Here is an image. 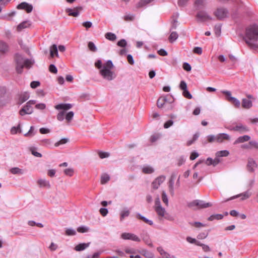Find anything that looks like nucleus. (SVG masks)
<instances>
[{"label": "nucleus", "instance_id": "f257e3e1", "mask_svg": "<svg viewBox=\"0 0 258 258\" xmlns=\"http://www.w3.org/2000/svg\"><path fill=\"white\" fill-rule=\"evenodd\" d=\"M244 40L250 47L258 48V26L253 25L246 29Z\"/></svg>", "mask_w": 258, "mask_h": 258}, {"label": "nucleus", "instance_id": "f03ea898", "mask_svg": "<svg viewBox=\"0 0 258 258\" xmlns=\"http://www.w3.org/2000/svg\"><path fill=\"white\" fill-rule=\"evenodd\" d=\"M16 70L18 74H21L24 67L30 68L34 63V61L25 59L22 55L16 54L15 56Z\"/></svg>", "mask_w": 258, "mask_h": 258}, {"label": "nucleus", "instance_id": "7ed1b4c3", "mask_svg": "<svg viewBox=\"0 0 258 258\" xmlns=\"http://www.w3.org/2000/svg\"><path fill=\"white\" fill-rule=\"evenodd\" d=\"M113 67L111 60H107L103 64V68L100 70V74L104 79L108 81L112 80L115 77L114 73L111 71Z\"/></svg>", "mask_w": 258, "mask_h": 258}, {"label": "nucleus", "instance_id": "20e7f679", "mask_svg": "<svg viewBox=\"0 0 258 258\" xmlns=\"http://www.w3.org/2000/svg\"><path fill=\"white\" fill-rule=\"evenodd\" d=\"M154 209L160 219L164 218L168 220H173L172 218L167 213L165 209L161 206L159 197L155 200Z\"/></svg>", "mask_w": 258, "mask_h": 258}, {"label": "nucleus", "instance_id": "39448f33", "mask_svg": "<svg viewBox=\"0 0 258 258\" xmlns=\"http://www.w3.org/2000/svg\"><path fill=\"white\" fill-rule=\"evenodd\" d=\"M198 22H205L212 20V17L205 11H200L196 16Z\"/></svg>", "mask_w": 258, "mask_h": 258}, {"label": "nucleus", "instance_id": "423d86ee", "mask_svg": "<svg viewBox=\"0 0 258 258\" xmlns=\"http://www.w3.org/2000/svg\"><path fill=\"white\" fill-rule=\"evenodd\" d=\"M212 204L210 203H206L203 201L201 200H195L190 202L188 204V206L190 208H194L197 207L198 209L206 208L209 207H211Z\"/></svg>", "mask_w": 258, "mask_h": 258}, {"label": "nucleus", "instance_id": "0eeeda50", "mask_svg": "<svg viewBox=\"0 0 258 258\" xmlns=\"http://www.w3.org/2000/svg\"><path fill=\"white\" fill-rule=\"evenodd\" d=\"M215 16L219 20H222L228 16V11L223 8H220L217 9L214 12Z\"/></svg>", "mask_w": 258, "mask_h": 258}, {"label": "nucleus", "instance_id": "6e6552de", "mask_svg": "<svg viewBox=\"0 0 258 258\" xmlns=\"http://www.w3.org/2000/svg\"><path fill=\"white\" fill-rule=\"evenodd\" d=\"M179 88L183 91L182 95L187 99H191L192 96L190 92L187 90L186 83L184 81H181L179 85Z\"/></svg>", "mask_w": 258, "mask_h": 258}, {"label": "nucleus", "instance_id": "1a4fd4ad", "mask_svg": "<svg viewBox=\"0 0 258 258\" xmlns=\"http://www.w3.org/2000/svg\"><path fill=\"white\" fill-rule=\"evenodd\" d=\"M121 238L124 240H131L137 242L140 241V239L138 236L131 233H123L121 235Z\"/></svg>", "mask_w": 258, "mask_h": 258}, {"label": "nucleus", "instance_id": "9d476101", "mask_svg": "<svg viewBox=\"0 0 258 258\" xmlns=\"http://www.w3.org/2000/svg\"><path fill=\"white\" fill-rule=\"evenodd\" d=\"M165 180V176H160L156 178L152 183V188L154 189L158 188L159 186Z\"/></svg>", "mask_w": 258, "mask_h": 258}, {"label": "nucleus", "instance_id": "9b49d317", "mask_svg": "<svg viewBox=\"0 0 258 258\" xmlns=\"http://www.w3.org/2000/svg\"><path fill=\"white\" fill-rule=\"evenodd\" d=\"M32 107L29 104H26L19 111V114L23 116L25 114H30L33 112Z\"/></svg>", "mask_w": 258, "mask_h": 258}, {"label": "nucleus", "instance_id": "f8f14e48", "mask_svg": "<svg viewBox=\"0 0 258 258\" xmlns=\"http://www.w3.org/2000/svg\"><path fill=\"white\" fill-rule=\"evenodd\" d=\"M82 10L81 7H78L72 9H67L66 12L68 13V15L71 16L77 17L79 16L80 12Z\"/></svg>", "mask_w": 258, "mask_h": 258}, {"label": "nucleus", "instance_id": "ddd939ff", "mask_svg": "<svg viewBox=\"0 0 258 258\" xmlns=\"http://www.w3.org/2000/svg\"><path fill=\"white\" fill-rule=\"evenodd\" d=\"M18 9L25 10L27 13H30L33 9V7L26 2H23L18 5L17 7Z\"/></svg>", "mask_w": 258, "mask_h": 258}, {"label": "nucleus", "instance_id": "4468645a", "mask_svg": "<svg viewBox=\"0 0 258 258\" xmlns=\"http://www.w3.org/2000/svg\"><path fill=\"white\" fill-rule=\"evenodd\" d=\"M217 142L221 143L225 141H229L231 139L230 136L225 133H221L217 135Z\"/></svg>", "mask_w": 258, "mask_h": 258}, {"label": "nucleus", "instance_id": "2eb2a0df", "mask_svg": "<svg viewBox=\"0 0 258 258\" xmlns=\"http://www.w3.org/2000/svg\"><path fill=\"white\" fill-rule=\"evenodd\" d=\"M8 50L9 47L7 44L3 41H0V58L4 55Z\"/></svg>", "mask_w": 258, "mask_h": 258}, {"label": "nucleus", "instance_id": "dca6fc26", "mask_svg": "<svg viewBox=\"0 0 258 258\" xmlns=\"http://www.w3.org/2000/svg\"><path fill=\"white\" fill-rule=\"evenodd\" d=\"M257 167V165L252 159H249L247 165V170L249 172H253Z\"/></svg>", "mask_w": 258, "mask_h": 258}, {"label": "nucleus", "instance_id": "f3484780", "mask_svg": "<svg viewBox=\"0 0 258 258\" xmlns=\"http://www.w3.org/2000/svg\"><path fill=\"white\" fill-rule=\"evenodd\" d=\"M176 176V174L173 173L170 177V179L169 181V191L171 195H173L174 194V188L173 185L174 183V179H175Z\"/></svg>", "mask_w": 258, "mask_h": 258}, {"label": "nucleus", "instance_id": "a211bd4d", "mask_svg": "<svg viewBox=\"0 0 258 258\" xmlns=\"http://www.w3.org/2000/svg\"><path fill=\"white\" fill-rule=\"evenodd\" d=\"M55 108L57 110L62 109L63 111L68 110L71 109L72 107V105L71 104H59L55 106Z\"/></svg>", "mask_w": 258, "mask_h": 258}, {"label": "nucleus", "instance_id": "6ab92c4d", "mask_svg": "<svg viewBox=\"0 0 258 258\" xmlns=\"http://www.w3.org/2000/svg\"><path fill=\"white\" fill-rule=\"evenodd\" d=\"M37 183L40 187H50L49 182L45 179H39L37 180Z\"/></svg>", "mask_w": 258, "mask_h": 258}, {"label": "nucleus", "instance_id": "aec40b11", "mask_svg": "<svg viewBox=\"0 0 258 258\" xmlns=\"http://www.w3.org/2000/svg\"><path fill=\"white\" fill-rule=\"evenodd\" d=\"M233 130L238 131L240 133H243L244 132H248L249 129L247 126L239 124L234 127L233 128Z\"/></svg>", "mask_w": 258, "mask_h": 258}, {"label": "nucleus", "instance_id": "412c9836", "mask_svg": "<svg viewBox=\"0 0 258 258\" xmlns=\"http://www.w3.org/2000/svg\"><path fill=\"white\" fill-rule=\"evenodd\" d=\"M250 195H251L250 192L248 190H247L243 193H242L239 195L234 196V197H232L231 198L227 200V201H229L230 200H232V199H235V198H237L240 197H242V198H241L242 200H246V199L249 198V197L250 196Z\"/></svg>", "mask_w": 258, "mask_h": 258}, {"label": "nucleus", "instance_id": "4be33fe9", "mask_svg": "<svg viewBox=\"0 0 258 258\" xmlns=\"http://www.w3.org/2000/svg\"><path fill=\"white\" fill-rule=\"evenodd\" d=\"M250 139V136L248 135H244L238 137L234 142V144L236 145L239 143H242L246 141H249Z\"/></svg>", "mask_w": 258, "mask_h": 258}, {"label": "nucleus", "instance_id": "5701e85b", "mask_svg": "<svg viewBox=\"0 0 258 258\" xmlns=\"http://www.w3.org/2000/svg\"><path fill=\"white\" fill-rule=\"evenodd\" d=\"M252 106V101L245 98L242 100V106L245 109H249Z\"/></svg>", "mask_w": 258, "mask_h": 258}, {"label": "nucleus", "instance_id": "b1692460", "mask_svg": "<svg viewBox=\"0 0 258 258\" xmlns=\"http://www.w3.org/2000/svg\"><path fill=\"white\" fill-rule=\"evenodd\" d=\"M30 26V23L29 21H24L18 25L17 30L18 31H21L23 29L28 28Z\"/></svg>", "mask_w": 258, "mask_h": 258}, {"label": "nucleus", "instance_id": "393cba45", "mask_svg": "<svg viewBox=\"0 0 258 258\" xmlns=\"http://www.w3.org/2000/svg\"><path fill=\"white\" fill-rule=\"evenodd\" d=\"M206 4L205 0H196L195 3V6L197 9H200L205 7Z\"/></svg>", "mask_w": 258, "mask_h": 258}, {"label": "nucleus", "instance_id": "a878e982", "mask_svg": "<svg viewBox=\"0 0 258 258\" xmlns=\"http://www.w3.org/2000/svg\"><path fill=\"white\" fill-rule=\"evenodd\" d=\"M90 245V242L86 243H80L76 245L75 247V249L76 251H82L87 248Z\"/></svg>", "mask_w": 258, "mask_h": 258}, {"label": "nucleus", "instance_id": "bb28decb", "mask_svg": "<svg viewBox=\"0 0 258 258\" xmlns=\"http://www.w3.org/2000/svg\"><path fill=\"white\" fill-rule=\"evenodd\" d=\"M29 94L28 92H24L22 93L19 97V103L20 104L23 103L27 101L29 98Z\"/></svg>", "mask_w": 258, "mask_h": 258}, {"label": "nucleus", "instance_id": "cd10ccee", "mask_svg": "<svg viewBox=\"0 0 258 258\" xmlns=\"http://www.w3.org/2000/svg\"><path fill=\"white\" fill-rule=\"evenodd\" d=\"M50 56L52 57H53L54 55H55L57 57L58 56V51H57L56 45L53 44L50 47Z\"/></svg>", "mask_w": 258, "mask_h": 258}, {"label": "nucleus", "instance_id": "c85d7f7f", "mask_svg": "<svg viewBox=\"0 0 258 258\" xmlns=\"http://www.w3.org/2000/svg\"><path fill=\"white\" fill-rule=\"evenodd\" d=\"M136 217L137 218L142 220L144 222L150 225H152L153 224L152 221L147 219L145 217L142 216L140 214H137Z\"/></svg>", "mask_w": 258, "mask_h": 258}, {"label": "nucleus", "instance_id": "c756f323", "mask_svg": "<svg viewBox=\"0 0 258 258\" xmlns=\"http://www.w3.org/2000/svg\"><path fill=\"white\" fill-rule=\"evenodd\" d=\"M142 171L145 174H151L154 171V169L150 166H144L142 168Z\"/></svg>", "mask_w": 258, "mask_h": 258}, {"label": "nucleus", "instance_id": "7c9ffc66", "mask_svg": "<svg viewBox=\"0 0 258 258\" xmlns=\"http://www.w3.org/2000/svg\"><path fill=\"white\" fill-rule=\"evenodd\" d=\"M158 251L162 256L163 258H171L172 256H170L169 254L167 253L161 247L157 248Z\"/></svg>", "mask_w": 258, "mask_h": 258}, {"label": "nucleus", "instance_id": "2f4dec72", "mask_svg": "<svg viewBox=\"0 0 258 258\" xmlns=\"http://www.w3.org/2000/svg\"><path fill=\"white\" fill-rule=\"evenodd\" d=\"M105 38L110 41H114L116 39V36L115 34L111 32H107L105 35Z\"/></svg>", "mask_w": 258, "mask_h": 258}, {"label": "nucleus", "instance_id": "473e14b6", "mask_svg": "<svg viewBox=\"0 0 258 258\" xmlns=\"http://www.w3.org/2000/svg\"><path fill=\"white\" fill-rule=\"evenodd\" d=\"M167 99L166 98L164 97H160L159 98L157 102V106L159 108H162L163 105L165 104V103L166 102Z\"/></svg>", "mask_w": 258, "mask_h": 258}, {"label": "nucleus", "instance_id": "72a5a7b5", "mask_svg": "<svg viewBox=\"0 0 258 258\" xmlns=\"http://www.w3.org/2000/svg\"><path fill=\"white\" fill-rule=\"evenodd\" d=\"M10 172L13 174H23V170L18 167H14L10 169Z\"/></svg>", "mask_w": 258, "mask_h": 258}, {"label": "nucleus", "instance_id": "f704fd0d", "mask_svg": "<svg viewBox=\"0 0 258 258\" xmlns=\"http://www.w3.org/2000/svg\"><path fill=\"white\" fill-rule=\"evenodd\" d=\"M229 154V151L227 150H223L218 151L216 153V155L217 157H227Z\"/></svg>", "mask_w": 258, "mask_h": 258}, {"label": "nucleus", "instance_id": "c9c22d12", "mask_svg": "<svg viewBox=\"0 0 258 258\" xmlns=\"http://www.w3.org/2000/svg\"><path fill=\"white\" fill-rule=\"evenodd\" d=\"M178 37V35L176 32H172L169 36V40L171 43H172L177 39Z\"/></svg>", "mask_w": 258, "mask_h": 258}, {"label": "nucleus", "instance_id": "e433bc0d", "mask_svg": "<svg viewBox=\"0 0 258 258\" xmlns=\"http://www.w3.org/2000/svg\"><path fill=\"white\" fill-rule=\"evenodd\" d=\"M110 179V177L107 174H104L101 177V184H105Z\"/></svg>", "mask_w": 258, "mask_h": 258}, {"label": "nucleus", "instance_id": "4c0bfd02", "mask_svg": "<svg viewBox=\"0 0 258 258\" xmlns=\"http://www.w3.org/2000/svg\"><path fill=\"white\" fill-rule=\"evenodd\" d=\"M229 102L233 103L236 108H239L240 106V101L235 97L230 98V100Z\"/></svg>", "mask_w": 258, "mask_h": 258}, {"label": "nucleus", "instance_id": "58836bf2", "mask_svg": "<svg viewBox=\"0 0 258 258\" xmlns=\"http://www.w3.org/2000/svg\"><path fill=\"white\" fill-rule=\"evenodd\" d=\"M153 1V0H141V1L137 4L138 8L142 7L151 2Z\"/></svg>", "mask_w": 258, "mask_h": 258}, {"label": "nucleus", "instance_id": "ea45409f", "mask_svg": "<svg viewBox=\"0 0 258 258\" xmlns=\"http://www.w3.org/2000/svg\"><path fill=\"white\" fill-rule=\"evenodd\" d=\"M162 200L166 206H168V199L166 192L163 191L162 192Z\"/></svg>", "mask_w": 258, "mask_h": 258}, {"label": "nucleus", "instance_id": "a19ab883", "mask_svg": "<svg viewBox=\"0 0 258 258\" xmlns=\"http://www.w3.org/2000/svg\"><path fill=\"white\" fill-rule=\"evenodd\" d=\"M74 113L73 111L69 112L66 115V119L68 122H70L73 119Z\"/></svg>", "mask_w": 258, "mask_h": 258}, {"label": "nucleus", "instance_id": "79ce46f5", "mask_svg": "<svg viewBox=\"0 0 258 258\" xmlns=\"http://www.w3.org/2000/svg\"><path fill=\"white\" fill-rule=\"evenodd\" d=\"M88 47L89 49L93 52H95L97 50V48L93 42H89L88 44Z\"/></svg>", "mask_w": 258, "mask_h": 258}, {"label": "nucleus", "instance_id": "37998d69", "mask_svg": "<svg viewBox=\"0 0 258 258\" xmlns=\"http://www.w3.org/2000/svg\"><path fill=\"white\" fill-rule=\"evenodd\" d=\"M130 214V211L128 210L122 211L120 213V220L122 221L125 217H127Z\"/></svg>", "mask_w": 258, "mask_h": 258}, {"label": "nucleus", "instance_id": "c03bdc74", "mask_svg": "<svg viewBox=\"0 0 258 258\" xmlns=\"http://www.w3.org/2000/svg\"><path fill=\"white\" fill-rule=\"evenodd\" d=\"M223 217V216L221 214H216L211 216L209 218L208 220L210 221L213 220L215 219L219 220L222 219Z\"/></svg>", "mask_w": 258, "mask_h": 258}, {"label": "nucleus", "instance_id": "a18cd8bd", "mask_svg": "<svg viewBox=\"0 0 258 258\" xmlns=\"http://www.w3.org/2000/svg\"><path fill=\"white\" fill-rule=\"evenodd\" d=\"M30 150L33 155L37 157H41L42 155L41 153L35 151V148L31 147L30 148Z\"/></svg>", "mask_w": 258, "mask_h": 258}, {"label": "nucleus", "instance_id": "49530a36", "mask_svg": "<svg viewBox=\"0 0 258 258\" xmlns=\"http://www.w3.org/2000/svg\"><path fill=\"white\" fill-rule=\"evenodd\" d=\"M98 155L101 159L108 158L110 156V154L108 152H99Z\"/></svg>", "mask_w": 258, "mask_h": 258}, {"label": "nucleus", "instance_id": "de8ad7c7", "mask_svg": "<svg viewBox=\"0 0 258 258\" xmlns=\"http://www.w3.org/2000/svg\"><path fill=\"white\" fill-rule=\"evenodd\" d=\"M66 112L64 111H60L57 115V119L59 121H62L64 119V116Z\"/></svg>", "mask_w": 258, "mask_h": 258}, {"label": "nucleus", "instance_id": "09e8293b", "mask_svg": "<svg viewBox=\"0 0 258 258\" xmlns=\"http://www.w3.org/2000/svg\"><path fill=\"white\" fill-rule=\"evenodd\" d=\"M68 142V139L67 138H63L60 140V141L57 142L55 143L54 146L55 147H57L60 145L64 144Z\"/></svg>", "mask_w": 258, "mask_h": 258}, {"label": "nucleus", "instance_id": "8fccbe9b", "mask_svg": "<svg viewBox=\"0 0 258 258\" xmlns=\"http://www.w3.org/2000/svg\"><path fill=\"white\" fill-rule=\"evenodd\" d=\"M6 94V89L5 87L0 86V99L5 97Z\"/></svg>", "mask_w": 258, "mask_h": 258}, {"label": "nucleus", "instance_id": "3c124183", "mask_svg": "<svg viewBox=\"0 0 258 258\" xmlns=\"http://www.w3.org/2000/svg\"><path fill=\"white\" fill-rule=\"evenodd\" d=\"M77 231L80 233H85L89 231V228L86 226H81L77 228Z\"/></svg>", "mask_w": 258, "mask_h": 258}, {"label": "nucleus", "instance_id": "603ef678", "mask_svg": "<svg viewBox=\"0 0 258 258\" xmlns=\"http://www.w3.org/2000/svg\"><path fill=\"white\" fill-rule=\"evenodd\" d=\"M190 225L194 226L196 228H200L202 227L205 226V225L203 224V223L200 222H192L190 223Z\"/></svg>", "mask_w": 258, "mask_h": 258}, {"label": "nucleus", "instance_id": "864d4df0", "mask_svg": "<svg viewBox=\"0 0 258 258\" xmlns=\"http://www.w3.org/2000/svg\"><path fill=\"white\" fill-rule=\"evenodd\" d=\"M66 175L69 176H72L74 173V170L72 168H67L64 170Z\"/></svg>", "mask_w": 258, "mask_h": 258}, {"label": "nucleus", "instance_id": "5fc2aeb1", "mask_svg": "<svg viewBox=\"0 0 258 258\" xmlns=\"http://www.w3.org/2000/svg\"><path fill=\"white\" fill-rule=\"evenodd\" d=\"M217 135H209L207 137L208 141L209 143H212L213 142H217Z\"/></svg>", "mask_w": 258, "mask_h": 258}, {"label": "nucleus", "instance_id": "6e6d98bb", "mask_svg": "<svg viewBox=\"0 0 258 258\" xmlns=\"http://www.w3.org/2000/svg\"><path fill=\"white\" fill-rule=\"evenodd\" d=\"M222 93L226 96V99L228 101H229L230 100V98L233 97H232L231 93L229 91H222Z\"/></svg>", "mask_w": 258, "mask_h": 258}, {"label": "nucleus", "instance_id": "4d7b16f0", "mask_svg": "<svg viewBox=\"0 0 258 258\" xmlns=\"http://www.w3.org/2000/svg\"><path fill=\"white\" fill-rule=\"evenodd\" d=\"M215 33L216 35L219 36L221 32V25H216L214 28Z\"/></svg>", "mask_w": 258, "mask_h": 258}, {"label": "nucleus", "instance_id": "13d9d810", "mask_svg": "<svg viewBox=\"0 0 258 258\" xmlns=\"http://www.w3.org/2000/svg\"><path fill=\"white\" fill-rule=\"evenodd\" d=\"M66 233L67 235H74L76 234V232L73 229H68L66 230Z\"/></svg>", "mask_w": 258, "mask_h": 258}, {"label": "nucleus", "instance_id": "bf43d9fd", "mask_svg": "<svg viewBox=\"0 0 258 258\" xmlns=\"http://www.w3.org/2000/svg\"><path fill=\"white\" fill-rule=\"evenodd\" d=\"M183 68L185 71L189 72L191 71V68L190 65L187 62H184L183 64Z\"/></svg>", "mask_w": 258, "mask_h": 258}, {"label": "nucleus", "instance_id": "052dcab7", "mask_svg": "<svg viewBox=\"0 0 258 258\" xmlns=\"http://www.w3.org/2000/svg\"><path fill=\"white\" fill-rule=\"evenodd\" d=\"M117 45L120 47H124L126 45V42L125 39H121L117 42Z\"/></svg>", "mask_w": 258, "mask_h": 258}, {"label": "nucleus", "instance_id": "680f3d73", "mask_svg": "<svg viewBox=\"0 0 258 258\" xmlns=\"http://www.w3.org/2000/svg\"><path fill=\"white\" fill-rule=\"evenodd\" d=\"M49 70L50 72L54 74H56L57 72V70L54 64H50L49 66Z\"/></svg>", "mask_w": 258, "mask_h": 258}, {"label": "nucleus", "instance_id": "e2e57ef3", "mask_svg": "<svg viewBox=\"0 0 258 258\" xmlns=\"http://www.w3.org/2000/svg\"><path fill=\"white\" fill-rule=\"evenodd\" d=\"M35 108L37 109L43 110L46 108V105L44 103H39L35 105Z\"/></svg>", "mask_w": 258, "mask_h": 258}, {"label": "nucleus", "instance_id": "0e129e2a", "mask_svg": "<svg viewBox=\"0 0 258 258\" xmlns=\"http://www.w3.org/2000/svg\"><path fill=\"white\" fill-rule=\"evenodd\" d=\"M103 65L101 60H98L95 63V67L100 70L103 68Z\"/></svg>", "mask_w": 258, "mask_h": 258}, {"label": "nucleus", "instance_id": "69168bd1", "mask_svg": "<svg viewBox=\"0 0 258 258\" xmlns=\"http://www.w3.org/2000/svg\"><path fill=\"white\" fill-rule=\"evenodd\" d=\"M40 83L38 81H32L30 84V86L32 88H36V87L39 86Z\"/></svg>", "mask_w": 258, "mask_h": 258}, {"label": "nucleus", "instance_id": "338daca9", "mask_svg": "<svg viewBox=\"0 0 258 258\" xmlns=\"http://www.w3.org/2000/svg\"><path fill=\"white\" fill-rule=\"evenodd\" d=\"M82 25L86 29L90 28L92 26V23L90 21L85 22L83 23Z\"/></svg>", "mask_w": 258, "mask_h": 258}, {"label": "nucleus", "instance_id": "774afa93", "mask_svg": "<svg viewBox=\"0 0 258 258\" xmlns=\"http://www.w3.org/2000/svg\"><path fill=\"white\" fill-rule=\"evenodd\" d=\"M193 52L198 54H201L202 53V48L200 47H196L194 48Z\"/></svg>", "mask_w": 258, "mask_h": 258}]
</instances>
